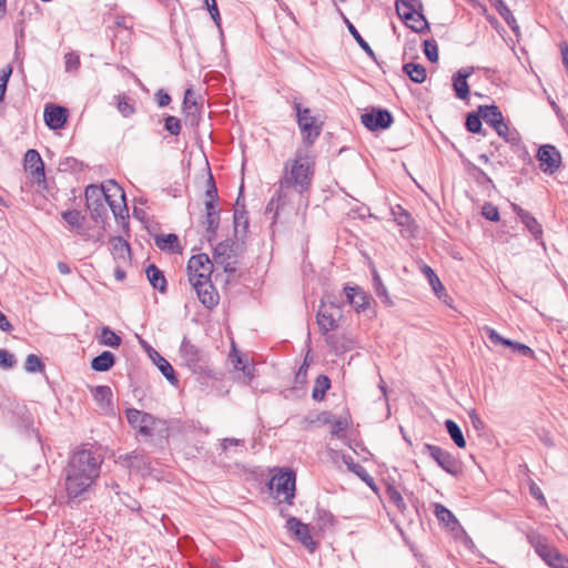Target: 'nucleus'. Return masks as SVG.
Returning a JSON list of instances; mask_svg holds the SVG:
<instances>
[{
  "instance_id": "36",
  "label": "nucleus",
  "mask_w": 568,
  "mask_h": 568,
  "mask_svg": "<svg viewBox=\"0 0 568 568\" xmlns=\"http://www.w3.org/2000/svg\"><path fill=\"white\" fill-rule=\"evenodd\" d=\"M445 428L457 447L464 448L466 446L464 434L456 422L453 419L445 420Z\"/></svg>"
},
{
  "instance_id": "49",
  "label": "nucleus",
  "mask_w": 568,
  "mask_h": 568,
  "mask_svg": "<svg viewBox=\"0 0 568 568\" xmlns=\"http://www.w3.org/2000/svg\"><path fill=\"white\" fill-rule=\"evenodd\" d=\"M346 23H347V29L348 31L351 32V34L353 36V38L356 40V42L358 43V45L366 52L368 53L369 55H374V51L373 49L371 48V45L363 39V37L359 34V32L357 31V29L348 21L346 20Z\"/></svg>"
},
{
  "instance_id": "51",
  "label": "nucleus",
  "mask_w": 568,
  "mask_h": 568,
  "mask_svg": "<svg viewBox=\"0 0 568 568\" xmlns=\"http://www.w3.org/2000/svg\"><path fill=\"white\" fill-rule=\"evenodd\" d=\"M374 288L376 295L385 303L390 304V298L388 296L387 290L385 285L383 284L379 275L377 273L374 274Z\"/></svg>"
},
{
  "instance_id": "10",
  "label": "nucleus",
  "mask_w": 568,
  "mask_h": 568,
  "mask_svg": "<svg viewBox=\"0 0 568 568\" xmlns=\"http://www.w3.org/2000/svg\"><path fill=\"white\" fill-rule=\"evenodd\" d=\"M361 121L369 131L388 129L393 123V115L386 109L371 108L361 115Z\"/></svg>"
},
{
  "instance_id": "19",
  "label": "nucleus",
  "mask_w": 568,
  "mask_h": 568,
  "mask_svg": "<svg viewBox=\"0 0 568 568\" xmlns=\"http://www.w3.org/2000/svg\"><path fill=\"white\" fill-rule=\"evenodd\" d=\"M286 527L290 531H292L296 538L307 548L314 550L315 542L310 532V528L307 525L303 524L300 519L295 517H291L286 521Z\"/></svg>"
},
{
  "instance_id": "46",
  "label": "nucleus",
  "mask_w": 568,
  "mask_h": 568,
  "mask_svg": "<svg viewBox=\"0 0 568 568\" xmlns=\"http://www.w3.org/2000/svg\"><path fill=\"white\" fill-rule=\"evenodd\" d=\"M490 4L496 8V10L499 12V14L505 19L508 26H510L514 30L515 27H513V23L516 22L511 11L508 9V7L504 3L503 0H489Z\"/></svg>"
},
{
  "instance_id": "25",
  "label": "nucleus",
  "mask_w": 568,
  "mask_h": 568,
  "mask_svg": "<svg viewBox=\"0 0 568 568\" xmlns=\"http://www.w3.org/2000/svg\"><path fill=\"white\" fill-rule=\"evenodd\" d=\"M94 400L103 410L112 409V390L109 386L100 385L91 389Z\"/></svg>"
},
{
  "instance_id": "41",
  "label": "nucleus",
  "mask_w": 568,
  "mask_h": 568,
  "mask_svg": "<svg viewBox=\"0 0 568 568\" xmlns=\"http://www.w3.org/2000/svg\"><path fill=\"white\" fill-rule=\"evenodd\" d=\"M331 387V381L326 375H318L312 390L314 400H322L326 390Z\"/></svg>"
},
{
  "instance_id": "43",
  "label": "nucleus",
  "mask_w": 568,
  "mask_h": 568,
  "mask_svg": "<svg viewBox=\"0 0 568 568\" xmlns=\"http://www.w3.org/2000/svg\"><path fill=\"white\" fill-rule=\"evenodd\" d=\"M481 113H479V110L477 112L468 113L466 116V129L471 133H485L483 132V124H481Z\"/></svg>"
},
{
  "instance_id": "29",
  "label": "nucleus",
  "mask_w": 568,
  "mask_h": 568,
  "mask_svg": "<svg viewBox=\"0 0 568 568\" xmlns=\"http://www.w3.org/2000/svg\"><path fill=\"white\" fill-rule=\"evenodd\" d=\"M145 273L153 288L159 290L160 292H165L166 280L163 272L159 267H156L154 264H151L146 267Z\"/></svg>"
},
{
  "instance_id": "23",
  "label": "nucleus",
  "mask_w": 568,
  "mask_h": 568,
  "mask_svg": "<svg viewBox=\"0 0 568 568\" xmlns=\"http://www.w3.org/2000/svg\"><path fill=\"white\" fill-rule=\"evenodd\" d=\"M344 291L348 303L352 304L357 312L364 311L368 306V296L361 287L345 286Z\"/></svg>"
},
{
  "instance_id": "55",
  "label": "nucleus",
  "mask_w": 568,
  "mask_h": 568,
  "mask_svg": "<svg viewBox=\"0 0 568 568\" xmlns=\"http://www.w3.org/2000/svg\"><path fill=\"white\" fill-rule=\"evenodd\" d=\"M64 63H65V71L67 72H74L77 71L80 65V57L75 52H69L64 55Z\"/></svg>"
},
{
  "instance_id": "62",
  "label": "nucleus",
  "mask_w": 568,
  "mask_h": 568,
  "mask_svg": "<svg viewBox=\"0 0 568 568\" xmlns=\"http://www.w3.org/2000/svg\"><path fill=\"white\" fill-rule=\"evenodd\" d=\"M206 9L209 10L211 18L213 19L214 23L220 27L221 26V16L219 12L217 3L216 1L211 2L210 6H206Z\"/></svg>"
},
{
  "instance_id": "5",
  "label": "nucleus",
  "mask_w": 568,
  "mask_h": 568,
  "mask_svg": "<svg viewBox=\"0 0 568 568\" xmlns=\"http://www.w3.org/2000/svg\"><path fill=\"white\" fill-rule=\"evenodd\" d=\"M84 195L87 201V209L90 212L91 219L95 222H102L108 215V210L105 207L106 196L104 193L103 184L88 185L85 187Z\"/></svg>"
},
{
  "instance_id": "26",
  "label": "nucleus",
  "mask_w": 568,
  "mask_h": 568,
  "mask_svg": "<svg viewBox=\"0 0 568 568\" xmlns=\"http://www.w3.org/2000/svg\"><path fill=\"white\" fill-rule=\"evenodd\" d=\"M150 357L171 384L174 385L178 383L174 368L163 356H161L156 351H153V354H150Z\"/></svg>"
},
{
  "instance_id": "63",
  "label": "nucleus",
  "mask_w": 568,
  "mask_h": 568,
  "mask_svg": "<svg viewBox=\"0 0 568 568\" xmlns=\"http://www.w3.org/2000/svg\"><path fill=\"white\" fill-rule=\"evenodd\" d=\"M155 100H156L159 106L163 108V106L169 105V103L171 102V97L163 90H159L155 93Z\"/></svg>"
},
{
  "instance_id": "24",
  "label": "nucleus",
  "mask_w": 568,
  "mask_h": 568,
  "mask_svg": "<svg viewBox=\"0 0 568 568\" xmlns=\"http://www.w3.org/2000/svg\"><path fill=\"white\" fill-rule=\"evenodd\" d=\"M180 353L190 368L195 369L199 366V362L201 359L200 351L186 338H184L181 344Z\"/></svg>"
},
{
  "instance_id": "13",
  "label": "nucleus",
  "mask_w": 568,
  "mask_h": 568,
  "mask_svg": "<svg viewBox=\"0 0 568 568\" xmlns=\"http://www.w3.org/2000/svg\"><path fill=\"white\" fill-rule=\"evenodd\" d=\"M534 547L536 552L550 568H568V558L545 540H538Z\"/></svg>"
},
{
  "instance_id": "64",
  "label": "nucleus",
  "mask_w": 568,
  "mask_h": 568,
  "mask_svg": "<svg viewBox=\"0 0 568 568\" xmlns=\"http://www.w3.org/2000/svg\"><path fill=\"white\" fill-rule=\"evenodd\" d=\"M468 416L470 418V422L474 426V428H476L477 430H480L484 428V422L480 419V417L478 416V414L476 413L475 409H471L470 412H468Z\"/></svg>"
},
{
  "instance_id": "54",
  "label": "nucleus",
  "mask_w": 568,
  "mask_h": 568,
  "mask_svg": "<svg viewBox=\"0 0 568 568\" xmlns=\"http://www.w3.org/2000/svg\"><path fill=\"white\" fill-rule=\"evenodd\" d=\"M205 196H206L205 203L215 204V201L217 199V189H216V184L214 182L213 175L211 173H209V178L206 181Z\"/></svg>"
},
{
  "instance_id": "37",
  "label": "nucleus",
  "mask_w": 568,
  "mask_h": 568,
  "mask_svg": "<svg viewBox=\"0 0 568 568\" xmlns=\"http://www.w3.org/2000/svg\"><path fill=\"white\" fill-rule=\"evenodd\" d=\"M495 131L501 136L507 143L517 145L520 142V135L517 130L510 129L505 121L500 122V126L497 125Z\"/></svg>"
},
{
  "instance_id": "40",
  "label": "nucleus",
  "mask_w": 568,
  "mask_h": 568,
  "mask_svg": "<svg viewBox=\"0 0 568 568\" xmlns=\"http://www.w3.org/2000/svg\"><path fill=\"white\" fill-rule=\"evenodd\" d=\"M291 201V194L288 197H283L280 200L278 190L275 195L270 200L265 207V214L273 213V220H275L278 215V212Z\"/></svg>"
},
{
  "instance_id": "2",
  "label": "nucleus",
  "mask_w": 568,
  "mask_h": 568,
  "mask_svg": "<svg viewBox=\"0 0 568 568\" xmlns=\"http://www.w3.org/2000/svg\"><path fill=\"white\" fill-rule=\"evenodd\" d=\"M315 161L307 149H297L294 159L285 162L284 175L280 180L278 197H288L290 190L297 194L306 192L314 175Z\"/></svg>"
},
{
  "instance_id": "44",
  "label": "nucleus",
  "mask_w": 568,
  "mask_h": 568,
  "mask_svg": "<svg viewBox=\"0 0 568 568\" xmlns=\"http://www.w3.org/2000/svg\"><path fill=\"white\" fill-rule=\"evenodd\" d=\"M434 514L439 521L447 526L458 523L454 514L442 504H435Z\"/></svg>"
},
{
  "instance_id": "31",
  "label": "nucleus",
  "mask_w": 568,
  "mask_h": 568,
  "mask_svg": "<svg viewBox=\"0 0 568 568\" xmlns=\"http://www.w3.org/2000/svg\"><path fill=\"white\" fill-rule=\"evenodd\" d=\"M100 345L116 348L121 345V337L115 334L109 326L101 327L100 334L97 335Z\"/></svg>"
},
{
  "instance_id": "12",
  "label": "nucleus",
  "mask_w": 568,
  "mask_h": 568,
  "mask_svg": "<svg viewBox=\"0 0 568 568\" xmlns=\"http://www.w3.org/2000/svg\"><path fill=\"white\" fill-rule=\"evenodd\" d=\"M341 314L342 311L339 307L333 303H322L316 315L320 331L323 334H327L328 332L336 329L338 327V320Z\"/></svg>"
},
{
  "instance_id": "33",
  "label": "nucleus",
  "mask_w": 568,
  "mask_h": 568,
  "mask_svg": "<svg viewBox=\"0 0 568 568\" xmlns=\"http://www.w3.org/2000/svg\"><path fill=\"white\" fill-rule=\"evenodd\" d=\"M155 245L162 251L178 252L179 251V237L178 235L162 234L154 237Z\"/></svg>"
},
{
  "instance_id": "58",
  "label": "nucleus",
  "mask_w": 568,
  "mask_h": 568,
  "mask_svg": "<svg viewBox=\"0 0 568 568\" xmlns=\"http://www.w3.org/2000/svg\"><path fill=\"white\" fill-rule=\"evenodd\" d=\"M12 73V68L10 65H7L0 71V102L3 101L6 91H7V84L9 81V78Z\"/></svg>"
},
{
  "instance_id": "7",
  "label": "nucleus",
  "mask_w": 568,
  "mask_h": 568,
  "mask_svg": "<svg viewBox=\"0 0 568 568\" xmlns=\"http://www.w3.org/2000/svg\"><path fill=\"white\" fill-rule=\"evenodd\" d=\"M295 473L287 469L273 475L268 486L270 489L275 490L277 495H283L286 503L292 504L295 497Z\"/></svg>"
},
{
  "instance_id": "27",
  "label": "nucleus",
  "mask_w": 568,
  "mask_h": 568,
  "mask_svg": "<svg viewBox=\"0 0 568 568\" xmlns=\"http://www.w3.org/2000/svg\"><path fill=\"white\" fill-rule=\"evenodd\" d=\"M479 113H481L483 120L491 128L500 126V122L504 121V116L500 110L496 105H479Z\"/></svg>"
},
{
  "instance_id": "20",
  "label": "nucleus",
  "mask_w": 568,
  "mask_h": 568,
  "mask_svg": "<svg viewBox=\"0 0 568 568\" xmlns=\"http://www.w3.org/2000/svg\"><path fill=\"white\" fill-rule=\"evenodd\" d=\"M511 207L530 234L534 235L536 240H540L542 236L541 224L528 211L521 209L519 205L511 204Z\"/></svg>"
},
{
  "instance_id": "14",
  "label": "nucleus",
  "mask_w": 568,
  "mask_h": 568,
  "mask_svg": "<svg viewBox=\"0 0 568 568\" xmlns=\"http://www.w3.org/2000/svg\"><path fill=\"white\" fill-rule=\"evenodd\" d=\"M192 287L196 292L200 302L205 307L212 308L219 303V294L215 291L211 278H206L204 281L196 280V283H193Z\"/></svg>"
},
{
  "instance_id": "8",
  "label": "nucleus",
  "mask_w": 568,
  "mask_h": 568,
  "mask_svg": "<svg viewBox=\"0 0 568 568\" xmlns=\"http://www.w3.org/2000/svg\"><path fill=\"white\" fill-rule=\"evenodd\" d=\"M213 272V263L210 257L204 254L193 255L187 263V274L191 285L196 283V280L204 281L211 278Z\"/></svg>"
},
{
  "instance_id": "39",
  "label": "nucleus",
  "mask_w": 568,
  "mask_h": 568,
  "mask_svg": "<svg viewBox=\"0 0 568 568\" xmlns=\"http://www.w3.org/2000/svg\"><path fill=\"white\" fill-rule=\"evenodd\" d=\"M422 272L427 277L429 285L432 286L435 295L440 298L442 294L445 292V287L442 284L439 277L436 275L434 270L428 265H424L422 267Z\"/></svg>"
},
{
  "instance_id": "21",
  "label": "nucleus",
  "mask_w": 568,
  "mask_h": 568,
  "mask_svg": "<svg viewBox=\"0 0 568 568\" xmlns=\"http://www.w3.org/2000/svg\"><path fill=\"white\" fill-rule=\"evenodd\" d=\"M205 211L206 213L202 224L205 226L207 240L212 241L220 225V210L216 204L205 203Z\"/></svg>"
},
{
  "instance_id": "56",
  "label": "nucleus",
  "mask_w": 568,
  "mask_h": 568,
  "mask_svg": "<svg viewBox=\"0 0 568 568\" xmlns=\"http://www.w3.org/2000/svg\"><path fill=\"white\" fill-rule=\"evenodd\" d=\"M481 214L485 219L497 222L499 221V211L498 207L491 203H485L481 207Z\"/></svg>"
},
{
  "instance_id": "3",
  "label": "nucleus",
  "mask_w": 568,
  "mask_h": 568,
  "mask_svg": "<svg viewBox=\"0 0 568 568\" xmlns=\"http://www.w3.org/2000/svg\"><path fill=\"white\" fill-rule=\"evenodd\" d=\"M296 112L297 124L301 130L303 142L311 146L317 140L322 132V121L312 114L311 109L303 108L296 100L293 102Z\"/></svg>"
},
{
  "instance_id": "1",
  "label": "nucleus",
  "mask_w": 568,
  "mask_h": 568,
  "mask_svg": "<svg viewBox=\"0 0 568 568\" xmlns=\"http://www.w3.org/2000/svg\"><path fill=\"white\" fill-rule=\"evenodd\" d=\"M102 458L91 449L75 450L63 469V489L68 503L79 504L87 499L100 475Z\"/></svg>"
},
{
  "instance_id": "38",
  "label": "nucleus",
  "mask_w": 568,
  "mask_h": 568,
  "mask_svg": "<svg viewBox=\"0 0 568 568\" xmlns=\"http://www.w3.org/2000/svg\"><path fill=\"white\" fill-rule=\"evenodd\" d=\"M343 462L347 465L348 469L362 478L364 481L373 485V478L367 473V470L358 463H354L353 457L351 455H344Z\"/></svg>"
},
{
  "instance_id": "16",
  "label": "nucleus",
  "mask_w": 568,
  "mask_h": 568,
  "mask_svg": "<svg viewBox=\"0 0 568 568\" xmlns=\"http://www.w3.org/2000/svg\"><path fill=\"white\" fill-rule=\"evenodd\" d=\"M24 166L36 182H43L45 179L44 164L37 150L30 149L24 154Z\"/></svg>"
},
{
  "instance_id": "17",
  "label": "nucleus",
  "mask_w": 568,
  "mask_h": 568,
  "mask_svg": "<svg viewBox=\"0 0 568 568\" xmlns=\"http://www.w3.org/2000/svg\"><path fill=\"white\" fill-rule=\"evenodd\" d=\"M45 124L52 129L58 130L63 128L68 118V110L63 106L55 104H47L43 112Z\"/></svg>"
},
{
  "instance_id": "11",
  "label": "nucleus",
  "mask_w": 568,
  "mask_h": 568,
  "mask_svg": "<svg viewBox=\"0 0 568 568\" xmlns=\"http://www.w3.org/2000/svg\"><path fill=\"white\" fill-rule=\"evenodd\" d=\"M234 242L226 240L219 243L214 248V262L225 273H233L236 270V254Z\"/></svg>"
},
{
  "instance_id": "15",
  "label": "nucleus",
  "mask_w": 568,
  "mask_h": 568,
  "mask_svg": "<svg viewBox=\"0 0 568 568\" xmlns=\"http://www.w3.org/2000/svg\"><path fill=\"white\" fill-rule=\"evenodd\" d=\"M537 159L540 162V168L544 172H554L559 168L560 154L555 146L546 144L539 148Z\"/></svg>"
},
{
  "instance_id": "47",
  "label": "nucleus",
  "mask_w": 568,
  "mask_h": 568,
  "mask_svg": "<svg viewBox=\"0 0 568 568\" xmlns=\"http://www.w3.org/2000/svg\"><path fill=\"white\" fill-rule=\"evenodd\" d=\"M386 496L389 503L394 504L398 510L403 511L406 509V504L402 494L394 486H388L386 489Z\"/></svg>"
},
{
  "instance_id": "28",
  "label": "nucleus",
  "mask_w": 568,
  "mask_h": 568,
  "mask_svg": "<svg viewBox=\"0 0 568 568\" xmlns=\"http://www.w3.org/2000/svg\"><path fill=\"white\" fill-rule=\"evenodd\" d=\"M114 363V355L109 351H104L91 361V368L95 372H108L113 367Z\"/></svg>"
},
{
  "instance_id": "45",
  "label": "nucleus",
  "mask_w": 568,
  "mask_h": 568,
  "mask_svg": "<svg viewBox=\"0 0 568 568\" xmlns=\"http://www.w3.org/2000/svg\"><path fill=\"white\" fill-rule=\"evenodd\" d=\"M115 99H116V109L123 116L128 118L135 112V108H134L133 103L126 95H124V94L116 95Z\"/></svg>"
},
{
  "instance_id": "32",
  "label": "nucleus",
  "mask_w": 568,
  "mask_h": 568,
  "mask_svg": "<svg viewBox=\"0 0 568 568\" xmlns=\"http://www.w3.org/2000/svg\"><path fill=\"white\" fill-rule=\"evenodd\" d=\"M110 245L115 258L126 260L130 257V245L122 236L111 237Z\"/></svg>"
},
{
  "instance_id": "61",
  "label": "nucleus",
  "mask_w": 568,
  "mask_h": 568,
  "mask_svg": "<svg viewBox=\"0 0 568 568\" xmlns=\"http://www.w3.org/2000/svg\"><path fill=\"white\" fill-rule=\"evenodd\" d=\"M348 427V423L345 418H338L332 423V434L341 436Z\"/></svg>"
},
{
  "instance_id": "60",
  "label": "nucleus",
  "mask_w": 568,
  "mask_h": 568,
  "mask_svg": "<svg viewBox=\"0 0 568 568\" xmlns=\"http://www.w3.org/2000/svg\"><path fill=\"white\" fill-rule=\"evenodd\" d=\"M404 23L415 32H423L425 29H428V23L424 16L423 22L417 20L416 17H413L409 20H404Z\"/></svg>"
},
{
  "instance_id": "59",
  "label": "nucleus",
  "mask_w": 568,
  "mask_h": 568,
  "mask_svg": "<svg viewBox=\"0 0 568 568\" xmlns=\"http://www.w3.org/2000/svg\"><path fill=\"white\" fill-rule=\"evenodd\" d=\"M16 358L9 351L0 349V366L4 369H10L14 366Z\"/></svg>"
},
{
  "instance_id": "4",
  "label": "nucleus",
  "mask_w": 568,
  "mask_h": 568,
  "mask_svg": "<svg viewBox=\"0 0 568 568\" xmlns=\"http://www.w3.org/2000/svg\"><path fill=\"white\" fill-rule=\"evenodd\" d=\"M124 414L130 426L143 437H152L156 426L164 425L161 419L136 408H126Z\"/></svg>"
},
{
  "instance_id": "52",
  "label": "nucleus",
  "mask_w": 568,
  "mask_h": 568,
  "mask_svg": "<svg viewBox=\"0 0 568 568\" xmlns=\"http://www.w3.org/2000/svg\"><path fill=\"white\" fill-rule=\"evenodd\" d=\"M424 53L430 62L438 60V47L434 39L424 41Z\"/></svg>"
},
{
  "instance_id": "48",
  "label": "nucleus",
  "mask_w": 568,
  "mask_h": 568,
  "mask_svg": "<svg viewBox=\"0 0 568 568\" xmlns=\"http://www.w3.org/2000/svg\"><path fill=\"white\" fill-rule=\"evenodd\" d=\"M197 103L195 100V93L192 89H187L184 93L183 110L187 115L197 111Z\"/></svg>"
},
{
  "instance_id": "22",
  "label": "nucleus",
  "mask_w": 568,
  "mask_h": 568,
  "mask_svg": "<svg viewBox=\"0 0 568 568\" xmlns=\"http://www.w3.org/2000/svg\"><path fill=\"white\" fill-rule=\"evenodd\" d=\"M471 73H473V68L459 69L453 75V88H454L456 97L460 100H465L469 94V85L467 83V78Z\"/></svg>"
},
{
  "instance_id": "35",
  "label": "nucleus",
  "mask_w": 568,
  "mask_h": 568,
  "mask_svg": "<svg viewBox=\"0 0 568 568\" xmlns=\"http://www.w3.org/2000/svg\"><path fill=\"white\" fill-rule=\"evenodd\" d=\"M403 71L415 83H423L426 80V69L422 64L414 62L405 63Z\"/></svg>"
},
{
  "instance_id": "9",
  "label": "nucleus",
  "mask_w": 568,
  "mask_h": 568,
  "mask_svg": "<svg viewBox=\"0 0 568 568\" xmlns=\"http://www.w3.org/2000/svg\"><path fill=\"white\" fill-rule=\"evenodd\" d=\"M424 449L446 473L457 476L462 471V464L449 452L432 444H425Z\"/></svg>"
},
{
  "instance_id": "30",
  "label": "nucleus",
  "mask_w": 568,
  "mask_h": 568,
  "mask_svg": "<svg viewBox=\"0 0 568 568\" xmlns=\"http://www.w3.org/2000/svg\"><path fill=\"white\" fill-rule=\"evenodd\" d=\"M395 7H396V12H397L398 17L403 21L409 20L413 17H416L417 20L423 22V14L420 12H418L410 2H408L406 0H396Z\"/></svg>"
},
{
  "instance_id": "34",
  "label": "nucleus",
  "mask_w": 568,
  "mask_h": 568,
  "mask_svg": "<svg viewBox=\"0 0 568 568\" xmlns=\"http://www.w3.org/2000/svg\"><path fill=\"white\" fill-rule=\"evenodd\" d=\"M233 366L237 371H242L243 374L248 378V382L253 377V367L247 365L245 356H243L234 346L230 355Z\"/></svg>"
},
{
  "instance_id": "42",
  "label": "nucleus",
  "mask_w": 568,
  "mask_h": 568,
  "mask_svg": "<svg viewBox=\"0 0 568 568\" xmlns=\"http://www.w3.org/2000/svg\"><path fill=\"white\" fill-rule=\"evenodd\" d=\"M63 220L72 227L77 229L78 233L80 235H84L83 227H82V220L83 216L81 213L77 210L65 211L62 214Z\"/></svg>"
},
{
  "instance_id": "18",
  "label": "nucleus",
  "mask_w": 568,
  "mask_h": 568,
  "mask_svg": "<svg viewBox=\"0 0 568 568\" xmlns=\"http://www.w3.org/2000/svg\"><path fill=\"white\" fill-rule=\"evenodd\" d=\"M483 331L485 332V334L487 335V337L489 338V341L493 344H496V345L501 344L507 347H513L515 351L519 352L520 354H523L525 356L534 355V351L530 347H528L527 345L505 338L501 335H499L494 328H491L489 326H484Z\"/></svg>"
},
{
  "instance_id": "53",
  "label": "nucleus",
  "mask_w": 568,
  "mask_h": 568,
  "mask_svg": "<svg viewBox=\"0 0 568 568\" xmlns=\"http://www.w3.org/2000/svg\"><path fill=\"white\" fill-rule=\"evenodd\" d=\"M394 220L398 225L408 226L412 222L410 214L405 211L402 206L393 209Z\"/></svg>"
},
{
  "instance_id": "6",
  "label": "nucleus",
  "mask_w": 568,
  "mask_h": 568,
  "mask_svg": "<svg viewBox=\"0 0 568 568\" xmlns=\"http://www.w3.org/2000/svg\"><path fill=\"white\" fill-rule=\"evenodd\" d=\"M106 203L115 219L129 216L124 190L113 180L103 183Z\"/></svg>"
},
{
  "instance_id": "57",
  "label": "nucleus",
  "mask_w": 568,
  "mask_h": 568,
  "mask_svg": "<svg viewBox=\"0 0 568 568\" xmlns=\"http://www.w3.org/2000/svg\"><path fill=\"white\" fill-rule=\"evenodd\" d=\"M165 130L172 135H179L181 132V122L178 118L169 115L164 121Z\"/></svg>"
},
{
  "instance_id": "50",
  "label": "nucleus",
  "mask_w": 568,
  "mask_h": 568,
  "mask_svg": "<svg viewBox=\"0 0 568 568\" xmlns=\"http://www.w3.org/2000/svg\"><path fill=\"white\" fill-rule=\"evenodd\" d=\"M43 363L40 357L34 354H29L26 358L24 368L29 373H37L43 369Z\"/></svg>"
}]
</instances>
